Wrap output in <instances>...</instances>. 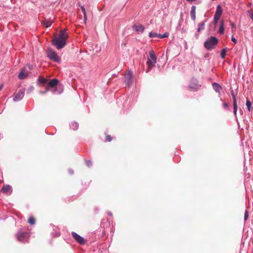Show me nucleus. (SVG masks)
<instances>
[{
	"label": "nucleus",
	"instance_id": "nucleus-1",
	"mask_svg": "<svg viewBox=\"0 0 253 253\" xmlns=\"http://www.w3.org/2000/svg\"><path fill=\"white\" fill-rule=\"evenodd\" d=\"M68 34L65 30L60 31L58 36L55 37L52 41V44L55 46L57 49L63 48L67 43Z\"/></svg>",
	"mask_w": 253,
	"mask_h": 253
},
{
	"label": "nucleus",
	"instance_id": "nucleus-2",
	"mask_svg": "<svg viewBox=\"0 0 253 253\" xmlns=\"http://www.w3.org/2000/svg\"><path fill=\"white\" fill-rule=\"evenodd\" d=\"M157 57L153 50H150L149 53V56L147 57V61L146 64L148 66V68L146 72H149L154 66L156 63Z\"/></svg>",
	"mask_w": 253,
	"mask_h": 253
},
{
	"label": "nucleus",
	"instance_id": "nucleus-3",
	"mask_svg": "<svg viewBox=\"0 0 253 253\" xmlns=\"http://www.w3.org/2000/svg\"><path fill=\"white\" fill-rule=\"evenodd\" d=\"M218 42V40L214 36L208 38L204 42V46L208 50L214 49Z\"/></svg>",
	"mask_w": 253,
	"mask_h": 253
},
{
	"label": "nucleus",
	"instance_id": "nucleus-4",
	"mask_svg": "<svg viewBox=\"0 0 253 253\" xmlns=\"http://www.w3.org/2000/svg\"><path fill=\"white\" fill-rule=\"evenodd\" d=\"M30 236L29 233L19 231L16 234V238L18 241L21 243L27 242Z\"/></svg>",
	"mask_w": 253,
	"mask_h": 253
},
{
	"label": "nucleus",
	"instance_id": "nucleus-5",
	"mask_svg": "<svg viewBox=\"0 0 253 253\" xmlns=\"http://www.w3.org/2000/svg\"><path fill=\"white\" fill-rule=\"evenodd\" d=\"M47 56L51 60L55 62H59L60 59L55 51L51 48H48L47 50Z\"/></svg>",
	"mask_w": 253,
	"mask_h": 253
},
{
	"label": "nucleus",
	"instance_id": "nucleus-6",
	"mask_svg": "<svg viewBox=\"0 0 253 253\" xmlns=\"http://www.w3.org/2000/svg\"><path fill=\"white\" fill-rule=\"evenodd\" d=\"M188 86L192 90H197L200 88L201 85L196 78H193L191 79Z\"/></svg>",
	"mask_w": 253,
	"mask_h": 253
},
{
	"label": "nucleus",
	"instance_id": "nucleus-7",
	"mask_svg": "<svg viewBox=\"0 0 253 253\" xmlns=\"http://www.w3.org/2000/svg\"><path fill=\"white\" fill-rule=\"evenodd\" d=\"M71 235L76 241L79 244L83 245L85 244V239L75 232H72Z\"/></svg>",
	"mask_w": 253,
	"mask_h": 253
},
{
	"label": "nucleus",
	"instance_id": "nucleus-8",
	"mask_svg": "<svg viewBox=\"0 0 253 253\" xmlns=\"http://www.w3.org/2000/svg\"><path fill=\"white\" fill-rule=\"evenodd\" d=\"M133 76L132 72L128 71L127 74L125 75L124 82L126 85L128 86H130L133 82Z\"/></svg>",
	"mask_w": 253,
	"mask_h": 253
},
{
	"label": "nucleus",
	"instance_id": "nucleus-9",
	"mask_svg": "<svg viewBox=\"0 0 253 253\" xmlns=\"http://www.w3.org/2000/svg\"><path fill=\"white\" fill-rule=\"evenodd\" d=\"M25 91V90L24 88L20 89L18 92L15 94L13 98V101L16 102L21 100L24 97Z\"/></svg>",
	"mask_w": 253,
	"mask_h": 253
},
{
	"label": "nucleus",
	"instance_id": "nucleus-10",
	"mask_svg": "<svg viewBox=\"0 0 253 253\" xmlns=\"http://www.w3.org/2000/svg\"><path fill=\"white\" fill-rule=\"evenodd\" d=\"M59 82V81L56 78H54L51 80H48L46 87H48L49 88L55 87L58 84Z\"/></svg>",
	"mask_w": 253,
	"mask_h": 253
},
{
	"label": "nucleus",
	"instance_id": "nucleus-11",
	"mask_svg": "<svg viewBox=\"0 0 253 253\" xmlns=\"http://www.w3.org/2000/svg\"><path fill=\"white\" fill-rule=\"evenodd\" d=\"M132 29L138 33H142L144 31V27L142 24H134L132 27Z\"/></svg>",
	"mask_w": 253,
	"mask_h": 253
},
{
	"label": "nucleus",
	"instance_id": "nucleus-12",
	"mask_svg": "<svg viewBox=\"0 0 253 253\" xmlns=\"http://www.w3.org/2000/svg\"><path fill=\"white\" fill-rule=\"evenodd\" d=\"M0 192L3 193H9V194H11L12 192V187L9 185H4L2 187Z\"/></svg>",
	"mask_w": 253,
	"mask_h": 253
},
{
	"label": "nucleus",
	"instance_id": "nucleus-13",
	"mask_svg": "<svg viewBox=\"0 0 253 253\" xmlns=\"http://www.w3.org/2000/svg\"><path fill=\"white\" fill-rule=\"evenodd\" d=\"M212 87L213 89V90L218 93H220L221 90H222V88L221 86L217 83H213L212 84Z\"/></svg>",
	"mask_w": 253,
	"mask_h": 253
},
{
	"label": "nucleus",
	"instance_id": "nucleus-14",
	"mask_svg": "<svg viewBox=\"0 0 253 253\" xmlns=\"http://www.w3.org/2000/svg\"><path fill=\"white\" fill-rule=\"evenodd\" d=\"M222 12H223V9L221 7V5L218 4V5H217V6L216 7V11H215L214 16H215L220 18V17L222 14Z\"/></svg>",
	"mask_w": 253,
	"mask_h": 253
},
{
	"label": "nucleus",
	"instance_id": "nucleus-15",
	"mask_svg": "<svg viewBox=\"0 0 253 253\" xmlns=\"http://www.w3.org/2000/svg\"><path fill=\"white\" fill-rule=\"evenodd\" d=\"M196 7L194 5H192L190 10L191 19L194 21H195L196 19Z\"/></svg>",
	"mask_w": 253,
	"mask_h": 253
},
{
	"label": "nucleus",
	"instance_id": "nucleus-16",
	"mask_svg": "<svg viewBox=\"0 0 253 253\" xmlns=\"http://www.w3.org/2000/svg\"><path fill=\"white\" fill-rule=\"evenodd\" d=\"M28 77V74L25 73V69L22 70L18 75V77L20 80H23Z\"/></svg>",
	"mask_w": 253,
	"mask_h": 253
},
{
	"label": "nucleus",
	"instance_id": "nucleus-17",
	"mask_svg": "<svg viewBox=\"0 0 253 253\" xmlns=\"http://www.w3.org/2000/svg\"><path fill=\"white\" fill-rule=\"evenodd\" d=\"M70 127L73 130H76L79 128V124L76 122H72L70 124Z\"/></svg>",
	"mask_w": 253,
	"mask_h": 253
},
{
	"label": "nucleus",
	"instance_id": "nucleus-18",
	"mask_svg": "<svg viewBox=\"0 0 253 253\" xmlns=\"http://www.w3.org/2000/svg\"><path fill=\"white\" fill-rule=\"evenodd\" d=\"M53 228H53V232H52L51 233V236L52 237H53L60 236V233L58 231L57 227H54Z\"/></svg>",
	"mask_w": 253,
	"mask_h": 253
},
{
	"label": "nucleus",
	"instance_id": "nucleus-19",
	"mask_svg": "<svg viewBox=\"0 0 253 253\" xmlns=\"http://www.w3.org/2000/svg\"><path fill=\"white\" fill-rule=\"evenodd\" d=\"M207 21V20H205V21L202 22L198 25V27L197 29V32H200L201 31H203L205 29V22Z\"/></svg>",
	"mask_w": 253,
	"mask_h": 253
},
{
	"label": "nucleus",
	"instance_id": "nucleus-20",
	"mask_svg": "<svg viewBox=\"0 0 253 253\" xmlns=\"http://www.w3.org/2000/svg\"><path fill=\"white\" fill-rule=\"evenodd\" d=\"M48 81V79L43 78H41L40 77H39V78L38 79V82L41 83L43 85L47 84Z\"/></svg>",
	"mask_w": 253,
	"mask_h": 253
},
{
	"label": "nucleus",
	"instance_id": "nucleus-21",
	"mask_svg": "<svg viewBox=\"0 0 253 253\" xmlns=\"http://www.w3.org/2000/svg\"><path fill=\"white\" fill-rule=\"evenodd\" d=\"M224 24L223 21L221 22L220 26L218 30V33L220 34H223L224 32Z\"/></svg>",
	"mask_w": 253,
	"mask_h": 253
},
{
	"label": "nucleus",
	"instance_id": "nucleus-22",
	"mask_svg": "<svg viewBox=\"0 0 253 253\" xmlns=\"http://www.w3.org/2000/svg\"><path fill=\"white\" fill-rule=\"evenodd\" d=\"M237 109H238L237 103L235 102L233 103V113H234V115L236 119V120H237Z\"/></svg>",
	"mask_w": 253,
	"mask_h": 253
},
{
	"label": "nucleus",
	"instance_id": "nucleus-23",
	"mask_svg": "<svg viewBox=\"0 0 253 253\" xmlns=\"http://www.w3.org/2000/svg\"><path fill=\"white\" fill-rule=\"evenodd\" d=\"M227 48H223L220 53V57L222 59H224L225 57L226 56V53Z\"/></svg>",
	"mask_w": 253,
	"mask_h": 253
},
{
	"label": "nucleus",
	"instance_id": "nucleus-24",
	"mask_svg": "<svg viewBox=\"0 0 253 253\" xmlns=\"http://www.w3.org/2000/svg\"><path fill=\"white\" fill-rule=\"evenodd\" d=\"M149 36L150 38H159V34H157L156 33L152 32L149 33Z\"/></svg>",
	"mask_w": 253,
	"mask_h": 253
},
{
	"label": "nucleus",
	"instance_id": "nucleus-25",
	"mask_svg": "<svg viewBox=\"0 0 253 253\" xmlns=\"http://www.w3.org/2000/svg\"><path fill=\"white\" fill-rule=\"evenodd\" d=\"M81 9L84 13V20L85 22L87 20V17L85 8L83 6H81Z\"/></svg>",
	"mask_w": 253,
	"mask_h": 253
},
{
	"label": "nucleus",
	"instance_id": "nucleus-26",
	"mask_svg": "<svg viewBox=\"0 0 253 253\" xmlns=\"http://www.w3.org/2000/svg\"><path fill=\"white\" fill-rule=\"evenodd\" d=\"M246 106L247 109L249 111H251V106H252V102L248 99L246 101Z\"/></svg>",
	"mask_w": 253,
	"mask_h": 253
},
{
	"label": "nucleus",
	"instance_id": "nucleus-27",
	"mask_svg": "<svg viewBox=\"0 0 253 253\" xmlns=\"http://www.w3.org/2000/svg\"><path fill=\"white\" fill-rule=\"evenodd\" d=\"M231 95L233 98V103L235 102L237 103V99H236V96H235V94L234 93V91L233 90H231Z\"/></svg>",
	"mask_w": 253,
	"mask_h": 253
},
{
	"label": "nucleus",
	"instance_id": "nucleus-28",
	"mask_svg": "<svg viewBox=\"0 0 253 253\" xmlns=\"http://www.w3.org/2000/svg\"><path fill=\"white\" fill-rule=\"evenodd\" d=\"M28 222L29 224H30L31 225H33L35 223V219L34 217H31L29 220H28Z\"/></svg>",
	"mask_w": 253,
	"mask_h": 253
},
{
	"label": "nucleus",
	"instance_id": "nucleus-29",
	"mask_svg": "<svg viewBox=\"0 0 253 253\" xmlns=\"http://www.w3.org/2000/svg\"><path fill=\"white\" fill-rule=\"evenodd\" d=\"M169 34L168 33H165L163 35L159 34V38L163 39L169 37Z\"/></svg>",
	"mask_w": 253,
	"mask_h": 253
},
{
	"label": "nucleus",
	"instance_id": "nucleus-30",
	"mask_svg": "<svg viewBox=\"0 0 253 253\" xmlns=\"http://www.w3.org/2000/svg\"><path fill=\"white\" fill-rule=\"evenodd\" d=\"M50 90V88H49L48 87L46 86L45 90L44 91L40 90L39 91L40 93L41 94H44L46 93L47 91Z\"/></svg>",
	"mask_w": 253,
	"mask_h": 253
},
{
	"label": "nucleus",
	"instance_id": "nucleus-31",
	"mask_svg": "<svg viewBox=\"0 0 253 253\" xmlns=\"http://www.w3.org/2000/svg\"><path fill=\"white\" fill-rule=\"evenodd\" d=\"M85 164L89 168L91 167L92 165L91 161L89 160H87L85 161Z\"/></svg>",
	"mask_w": 253,
	"mask_h": 253
},
{
	"label": "nucleus",
	"instance_id": "nucleus-32",
	"mask_svg": "<svg viewBox=\"0 0 253 253\" xmlns=\"http://www.w3.org/2000/svg\"><path fill=\"white\" fill-rule=\"evenodd\" d=\"M249 217V212L248 211L246 210L244 214V221L245 222L248 219Z\"/></svg>",
	"mask_w": 253,
	"mask_h": 253
},
{
	"label": "nucleus",
	"instance_id": "nucleus-33",
	"mask_svg": "<svg viewBox=\"0 0 253 253\" xmlns=\"http://www.w3.org/2000/svg\"><path fill=\"white\" fill-rule=\"evenodd\" d=\"M34 89V87L33 86H30L27 90V93H30L32 92Z\"/></svg>",
	"mask_w": 253,
	"mask_h": 253
},
{
	"label": "nucleus",
	"instance_id": "nucleus-34",
	"mask_svg": "<svg viewBox=\"0 0 253 253\" xmlns=\"http://www.w3.org/2000/svg\"><path fill=\"white\" fill-rule=\"evenodd\" d=\"M223 107L228 110H230L229 109V104L228 103L225 102L223 103L222 104Z\"/></svg>",
	"mask_w": 253,
	"mask_h": 253
},
{
	"label": "nucleus",
	"instance_id": "nucleus-35",
	"mask_svg": "<svg viewBox=\"0 0 253 253\" xmlns=\"http://www.w3.org/2000/svg\"><path fill=\"white\" fill-rule=\"evenodd\" d=\"M230 26H231L232 28V32L236 30V25L234 23H230Z\"/></svg>",
	"mask_w": 253,
	"mask_h": 253
},
{
	"label": "nucleus",
	"instance_id": "nucleus-36",
	"mask_svg": "<svg viewBox=\"0 0 253 253\" xmlns=\"http://www.w3.org/2000/svg\"><path fill=\"white\" fill-rule=\"evenodd\" d=\"M220 17L214 16L213 22L214 24H216Z\"/></svg>",
	"mask_w": 253,
	"mask_h": 253
},
{
	"label": "nucleus",
	"instance_id": "nucleus-37",
	"mask_svg": "<svg viewBox=\"0 0 253 253\" xmlns=\"http://www.w3.org/2000/svg\"><path fill=\"white\" fill-rule=\"evenodd\" d=\"M112 140V137L111 135H108L106 136L105 141L107 142H110Z\"/></svg>",
	"mask_w": 253,
	"mask_h": 253
},
{
	"label": "nucleus",
	"instance_id": "nucleus-38",
	"mask_svg": "<svg viewBox=\"0 0 253 253\" xmlns=\"http://www.w3.org/2000/svg\"><path fill=\"white\" fill-rule=\"evenodd\" d=\"M248 12L249 13L250 17H251L252 20L253 21V11L251 12L250 11H248Z\"/></svg>",
	"mask_w": 253,
	"mask_h": 253
},
{
	"label": "nucleus",
	"instance_id": "nucleus-39",
	"mask_svg": "<svg viewBox=\"0 0 253 253\" xmlns=\"http://www.w3.org/2000/svg\"><path fill=\"white\" fill-rule=\"evenodd\" d=\"M231 41L235 43H236L237 42V40L233 36L231 37Z\"/></svg>",
	"mask_w": 253,
	"mask_h": 253
},
{
	"label": "nucleus",
	"instance_id": "nucleus-40",
	"mask_svg": "<svg viewBox=\"0 0 253 253\" xmlns=\"http://www.w3.org/2000/svg\"><path fill=\"white\" fill-rule=\"evenodd\" d=\"M45 26L46 27H50L51 25V23L50 22H47L45 24Z\"/></svg>",
	"mask_w": 253,
	"mask_h": 253
},
{
	"label": "nucleus",
	"instance_id": "nucleus-41",
	"mask_svg": "<svg viewBox=\"0 0 253 253\" xmlns=\"http://www.w3.org/2000/svg\"><path fill=\"white\" fill-rule=\"evenodd\" d=\"M51 92H52V93L53 94H55V93H56V92H57V88H54V89H53L51 90Z\"/></svg>",
	"mask_w": 253,
	"mask_h": 253
},
{
	"label": "nucleus",
	"instance_id": "nucleus-42",
	"mask_svg": "<svg viewBox=\"0 0 253 253\" xmlns=\"http://www.w3.org/2000/svg\"><path fill=\"white\" fill-rule=\"evenodd\" d=\"M68 172L70 174H73L74 173V171L72 169H69Z\"/></svg>",
	"mask_w": 253,
	"mask_h": 253
},
{
	"label": "nucleus",
	"instance_id": "nucleus-43",
	"mask_svg": "<svg viewBox=\"0 0 253 253\" xmlns=\"http://www.w3.org/2000/svg\"><path fill=\"white\" fill-rule=\"evenodd\" d=\"M28 66H29V68L30 70H32L33 69V65L29 64V65H28Z\"/></svg>",
	"mask_w": 253,
	"mask_h": 253
},
{
	"label": "nucleus",
	"instance_id": "nucleus-44",
	"mask_svg": "<svg viewBox=\"0 0 253 253\" xmlns=\"http://www.w3.org/2000/svg\"><path fill=\"white\" fill-rule=\"evenodd\" d=\"M195 37H196V39H198V37H199V34H195Z\"/></svg>",
	"mask_w": 253,
	"mask_h": 253
},
{
	"label": "nucleus",
	"instance_id": "nucleus-45",
	"mask_svg": "<svg viewBox=\"0 0 253 253\" xmlns=\"http://www.w3.org/2000/svg\"><path fill=\"white\" fill-rule=\"evenodd\" d=\"M108 214L109 215H110V216H112V213H111L110 211H109V212H108Z\"/></svg>",
	"mask_w": 253,
	"mask_h": 253
},
{
	"label": "nucleus",
	"instance_id": "nucleus-46",
	"mask_svg": "<svg viewBox=\"0 0 253 253\" xmlns=\"http://www.w3.org/2000/svg\"><path fill=\"white\" fill-rule=\"evenodd\" d=\"M240 113H243V111L241 109H240Z\"/></svg>",
	"mask_w": 253,
	"mask_h": 253
},
{
	"label": "nucleus",
	"instance_id": "nucleus-47",
	"mask_svg": "<svg viewBox=\"0 0 253 253\" xmlns=\"http://www.w3.org/2000/svg\"><path fill=\"white\" fill-rule=\"evenodd\" d=\"M1 87H0V90H1Z\"/></svg>",
	"mask_w": 253,
	"mask_h": 253
}]
</instances>
